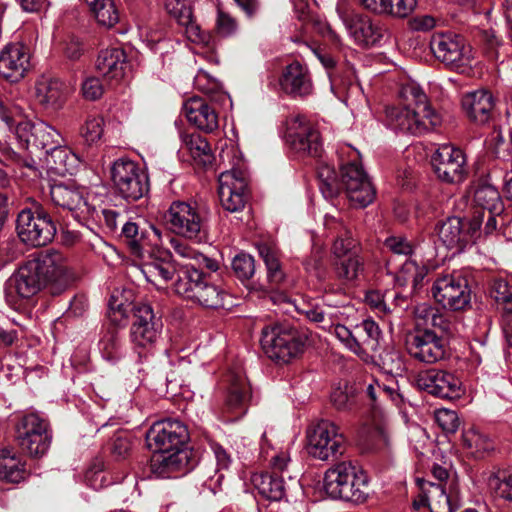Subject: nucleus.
I'll return each instance as SVG.
<instances>
[{"label": "nucleus", "instance_id": "nucleus-55", "mask_svg": "<svg viewBox=\"0 0 512 512\" xmlns=\"http://www.w3.org/2000/svg\"><path fill=\"white\" fill-rule=\"evenodd\" d=\"M104 131V119L101 116H88L80 129V134L87 144L99 141Z\"/></svg>", "mask_w": 512, "mask_h": 512}, {"label": "nucleus", "instance_id": "nucleus-25", "mask_svg": "<svg viewBox=\"0 0 512 512\" xmlns=\"http://www.w3.org/2000/svg\"><path fill=\"white\" fill-rule=\"evenodd\" d=\"M489 296L501 307V325L507 345L512 348V284L495 277L489 282Z\"/></svg>", "mask_w": 512, "mask_h": 512}, {"label": "nucleus", "instance_id": "nucleus-10", "mask_svg": "<svg viewBox=\"0 0 512 512\" xmlns=\"http://www.w3.org/2000/svg\"><path fill=\"white\" fill-rule=\"evenodd\" d=\"M430 49L436 59L451 69L464 73L471 67L472 49L459 35L436 34L431 38Z\"/></svg>", "mask_w": 512, "mask_h": 512}, {"label": "nucleus", "instance_id": "nucleus-4", "mask_svg": "<svg viewBox=\"0 0 512 512\" xmlns=\"http://www.w3.org/2000/svg\"><path fill=\"white\" fill-rule=\"evenodd\" d=\"M307 335L286 324L265 326L261 332V347L271 360L286 364L299 357L305 349Z\"/></svg>", "mask_w": 512, "mask_h": 512}, {"label": "nucleus", "instance_id": "nucleus-20", "mask_svg": "<svg viewBox=\"0 0 512 512\" xmlns=\"http://www.w3.org/2000/svg\"><path fill=\"white\" fill-rule=\"evenodd\" d=\"M188 438L186 426L176 419H165L154 423L146 435L148 447L161 452L183 448Z\"/></svg>", "mask_w": 512, "mask_h": 512}, {"label": "nucleus", "instance_id": "nucleus-52", "mask_svg": "<svg viewBox=\"0 0 512 512\" xmlns=\"http://www.w3.org/2000/svg\"><path fill=\"white\" fill-rule=\"evenodd\" d=\"M381 369L389 375L400 376L405 370V361L401 353L394 349L385 350L379 356Z\"/></svg>", "mask_w": 512, "mask_h": 512}, {"label": "nucleus", "instance_id": "nucleus-61", "mask_svg": "<svg viewBox=\"0 0 512 512\" xmlns=\"http://www.w3.org/2000/svg\"><path fill=\"white\" fill-rule=\"evenodd\" d=\"M488 149L497 157L506 159L510 156V143L506 142L502 132L494 129L487 139Z\"/></svg>", "mask_w": 512, "mask_h": 512}, {"label": "nucleus", "instance_id": "nucleus-60", "mask_svg": "<svg viewBox=\"0 0 512 512\" xmlns=\"http://www.w3.org/2000/svg\"><path fill=\"white\" fill-rule=\"evenodd\" d=\"M435 422L446 433H454L459 427V418L455 411L438 409L434 413Z\"/></svg>", "mask_w": 512, "mask_h": 512}, {"label": "nucleus", "instance_id": "nucleus-50", "mask_svg": "<svg viewBox=\"0 0 512 512\" xmlns=\"http://www.w3.org/2000/svg\"><path fill=\"white\" fill-rule=\"evenodd\" d=\"M335 273L338 278L346 281L356 279L362 270V261L356 254L338 258L334 263Z\"/></svg>", "mask_w": 512, "mask_h": 512}, {"label": "nucleus", "instance_id": "nucleus-6", "mask_svg": "<svg viewBox=\"0 0 512 512\" xmlns=\"http://www.w3.org/2000/svg\"><path fill=\"white\" fill-rule=\"evenodd\" d=\"M115 193L128 202L144 197L149 191V177L138 163L120 158L110 168Z\"/></svg>", "mask_w": 512, "mask_h": 512}, {"label": "nucleus", "instance_id": "nucleus-1", "mask_svg": "<svg viewBox=\"0 0 512 512\" xmlns=\"http://www.w3.org/2000/svg\"><path fill=\"white\" fill-rule=\"evenodd\" d=\"M352 152L354 157L340 165L339 179L329 165L319 166V189L327 199L337 196L343 190L353 207L364 208L373 202L376 192L369 176L357 161L359 152L354 149Z\"/></svg>", "mask_w": 512, "mask_h": 512}, {"label": "nucleus", "instance_id": "nucleus-13", "mask_svg": "<svg viewBox=\"0 0 512 512\" xmlns=\"http://www.w3.org/2000/svg\"><path fill=\"white\" fill-rule=\"evenodd\" d=\"M50 198L55 206L67 210L78 221L86 220L95 211L88 202L87 188L74 182L51 185Z\"/></svg>", "mask_w": 512, "mask_h": 512}, {"label": "nucleus", "instance_id": "nucleus-29", "mask_svg": "<svg viewBox=\"0 0 512 512\" xmlns=\"http://www.w3.org/2000/svg\"><path fill=\"white\" fill-rule=\"evenodd\" d=\"M67 86L59 79L41 77L35 84V99L47 111L61 109L66 101Z\"/></svg>", "mask_w": 512, "mask_h": 512}, {"label": "nucleus", "instance_id": "nucleus-28", "mask_svg": "<svg viewBox=\"0 0 512 512\" xmlns=\"http://www.w3.org/2000/svg\"><path fill=\"white\" fill-rule=\"evenodd\" d=\"M228 382V393L223 410L231 414L229 420H236L246 413L250 390L245 376L241 373L231 372L228 375Z\"/></svg>", "mask_w": 512, "mask_h": 512}, {"label": "nucleus", "instance_id": "nucleus-16", "mask_svg": "<svg viewBox=\"0 0 512 512\" xmlns=\"http://www.w3.org/2000/svg\"><path fill=\"white\" fill-rule=\"evenodd\" d=\"M431 163L438 179L448 184L463 182L468 173L464 152L451 144L440 145Z\"/></svg>", "mask_w": 512, "mask_h": 512}, {"label": "nucleus", "instance_id": "nucleus-14", "mask_svg": "<svg viewBox=\"0 0 512 512\" xmlns=\"http://www.w3.org/2000/svg\"><path fill=\"white\" fill-rule=\"evenodd\" d=\"M431 293L438 304L451 311L464 310L471 301L467 280L454 274L438 277L432 285Z\"/></svg>", "mask_w": 512, "mask_h": 512}, {"label": "nucleus", "instance_id": "nucleus-54", "mask_svg": "<svg viewBox=\"0 0 512 512\" xmlns=\"http://www.w3.org/2000/svg\"><path fill=\"white\" fill-rule=\"evenodd\" d=\"M306 317L315 323H318L320 327L327 330L335 336V327L340 325L337 313L325 311L321 307H312L305 310Z\"/></svg>", "mask_w": 512, "mask_h": 512}, {"label": "nucleus", "instance_id": "nucleus-53", "mask_svg": "<svg viewBox=\"0 0 512 512\" xmlns=\"http://www.w3.org/2000/svg\"><path fill=\"white\" fill-rule=\"evenodd\" d=\"M97 23L106 28L114 27L120 20V14L114 0H105L91 12Z\"/></svg>", "mask_w": 512, "mask_h": 512}, {"label": "nucleus", "instance_id": "nucleus-46", "mask_svg": "<svg viewBox=\"0 0 512 512\" xmlns=\"http://www.w3.org/2000/svg\"><path fill=\"white\" fill-rule=\"evenodd\" d=\"M51 434L35 435L34 437L20 436L16 437L17 444L23 453L30 457H41L49 449L51 444Z\"/></svg>", "mask_w": 512, "mask_h": 512}, {"label": "nucleus", "instance_id": "nucleus-2", "mask_svg": "<svg viewBox=\"0 0 512 512\" xmlns=\"http://www.w3.org/2000/svg\"><path fill=\"white\" fill-rule=\"evenodd\" d=\"M400 97L404 106L385 109V120L389 127L411 134H423L441 124V116L429 105L421 87L408 82L401 87Z\"/></svg>", "mask_w": 512, "mask_h": 512}, {"label": "nucleus", "instance_id": "nucleus-47", "mask_svg": "<svg viewBox=\"0 0 512 512\" xmlns=\"http://www.w3.org/2000/svg\"><path fill=\"white\" fill-rule=\"evenodd\" d=\"M98 349L102 357L107 361H115L122 354V345L118 330L113 327L108 329L98 343Z\"/></svg>", "mask_w": 512, "mask_h": 512}, {"label": "nucleus", "instance_id": "nucleus-62", "mask_svg": "<svg viewBox=\"0 0 512 512\" xmlns=\"http://www.w3.org/2000/svg\"><path fill=\"white\" fill-rule=\"evenodd\" d=\"M123 294L115 291L110 296L108 307L110 313L113 315V321H118L119 315L120 318L127 317L128 312L133 308V305L128 301V299L123 300Z\"/></svg>", "mask_w": 512, "mask_h": 512}, {"label": "nucleus", "instance_id": "nucleus-24", "mask_svg": "<svg viewBox=\"0 0 512 512\" xmlns=\"http://www.w3.org/2000/svg\"><path fill=\"white\" fill-rule=\"evenodd\" d=\"M43 279L31 260H27L9 278L8 297L15 295L21 299H30L46 287Z\"/></svg>", "mask_w": 512, "mask_h": 512}, {"label": "nucleus", "instance_id": "nucleus-11", "mask_svg": "<svg viewBox=\"0 0 512 512\" xmlns=\"http://www.w3.org/2000/svg\"><path fill=\"white\" fill-rule=\"evenodd\" d=\"M43 283L53 295L62 293L70 284L71 276L65 255L57 250L40 252L30 259Z\"/></svg>", "mask_w": 512, "mask_h": 512}, {"label": "nucleus", "instance_id": "nucleus-44", "mask_svg": "<svg viewBox=\"0 0 512 512\" xmlns=\"http://www.w3.org/2000/svg\"><path fill=\"white\" fill-rule=\"evenodd\" d=\"M464 447L475 457H483L494 449L493 441L476 429H469L462 435Z\"/></svg>", "mask_w": 512, "mask_h": 512}, {"label": "nucleus", "instance_id": "nucleus-37", "mask_svg": "<svg viewBox=\"0 0 512 512\" xmlns=\"http://www.w3.org/2000/svg\"><path fill=\"white\" fill-rule=\"evenodd\" d=\"M27 475L26 462L12 448L0 450V479L20 483Z\"/></svg>", "mask_w": 512, "mask_h": 512}, {"label": "nucleus", "instance_id": "nucleus-56", "mask_svg": "<svg viewBox=\"0 0 512 512\" xmlns=\"http://www.w3.org/2000/svg\"><path fill=\"white\" fill-rule=\"evenodd\" d=\"M232 269L241 281L249 280L255 273L254 258L247 253H240L233 258Z\"/></svg>", "mask_w": 512, "mask_h": 512}, {"label": "nucleus", "instance_id": "nucleus-17", "mask_svg": "<svg viewBox=\"0 0 512 512\" xmlns=\"http://www.w3.org/2000/svg\"><path fill=\"white\" fill-rule=\"evenodd\" d=\"M286 141L299 155L319 156L322 143L319 132L302 115H292L287 119Z\"/></svg>", "mask_w": 512, "mask_h": 512}, {"label": "nucleus", "instance_id": "nucleus-27", "mask_svg": "<svg viewBox=\"0 0 512 512\" xmlns=\"http://www.w3.org/2000/svg\"><path fill=\"white\" fill-rule=\"evenodd\" d=\"M495 107L494 97L490 91L479 89L462 97V108L467 117L477 125L487 124L492 118Z\"/></svg>", "mask_w": 512, "mask_h": 512}, {"label": "nucleus", "instance_id": "nucleus-19", "mask_svg": "<svg viewBox=\"0 0 512 512\" xmlns=\"http://www.w3.org/2000/svg\"><path fill=\"white\" fill-rule=\"evenodd\" d=\"M480 218H470L463 221L453 216L446 219L438 229V236L441 242L448 249H455L456 252L463 251L468 245L475 244L480 236Z\"/></svg>", "mask_w": 512, "mask_h": 512}, {"label": "nucleus", "instance_id": "nucleus-58", "mask_svg": "<svg viewBox=\"0 0 512 512\" xmlns=\"http://www.w3.org/2000/svg\"><path fill=\"white\" fill-rule=\"evenodd\" d=\"M22 109L3 99L0 96V120L7 126V128L14 132L15 126L21 120Z\"/></svg>", "mask_w": 512, "mask_h": 512}, {"label": "nucleus", "instance_id": "nucleus-49", "mask_svg": "<svg viewBox=\"0 0 512 512\" xmlns=\"http://www.w3.org/2000/svg\"><path fill=\"white\" fill-rule=\"evenodd\" d=\"M488 487L495 497L512 501V473L501 471L491 475Z\"/></svg>", "mask_w": 512, "mask_h": 512}, {"label": "nucleus", "instance_id": "nucleus-12", "mask_svg": "<svg viewBox=\"0 0 512 512\" xmlns=\"http://www.w3.org/2000/svg\"><path fill=\"white\" fill-rule=\"evenodd\" d=\"M133 322L130 327V340L136 349H150L160 338L163 323L156 317L150 304H133Z\"/></svg>", "mask_w": 512, "mask_h": 512}, {"label": "nucleus", "instance_id": "nucleus-15", "mask_svg": "<svg viewBox=\"0 0 512 512\" xmlns=\"http://www.w3.org/2000/svg\"><path fill=\"white\" fill-rule=\"evenodd\" d=\"M408 354L415 360L434 364L445 358L446 341L431 329H417L406 336Z\"/></svg>", "mask_w": 512, "mask_h": 512}, {"label": "nucleus", "instance_id": "nucleus-3", "mask_svg": "<svg viewBox=\"0 0 512 512\" xmlns=\"http://www.w3.org/2000/svg\"><path fill=\"white\" fill-rule=\"evenodd\" d=\"M323 487L331 498L355 503H363L370 493L368 476L350 461L329 468L324 475Z\"/></svg>", "mask_w": 512, "mask_h": 512}, {"label": "nucleus", "instance_id": "nucleus-18", "mask_svg": "<svg viewBox=\"0 0 512 512\" xmlns=\"http://www.w3.org/2000/svg\"><path fill=\"white\" fill-rule=\"evenodd\" d=\"M218 194L222 207L231 213L241 211L247 200L248 177L241 166L219 175Z\"/></svg>", "mask_w": 512, "mask_h": 512}, {"label": "nucleus", "instance_id": "nucleus-45", "mask_svg": "<svg viewBox=\"0 0 512 512\" xmlns=\"http://www.w3.org/2000/svg\"><path fill=\"white\" fill-rule=\"evenodd\" d=\"M50 434L48 423L35 413L24 415L16 424V437H34L35 435Z\"/></svg>", "mask_w": 512, "mask_h": 512}, {"label": "nucleus", "instance_id": "nucleus-48", "mask_svg": "<svg viewBox=\"0 0 512 512\" xmlns=\"http://www.w3.org/2000/svg\"><path fill=\"white\" fill-rule=\"evenodd\" d=\"M333 407L338 411H350L357 403L356 390L353 386L345 383L336 386L330 395Z\"/></svg>", "mask_w": 512, "mask_h": 512}, {"label": "nucleus", "instance_id": "nucleus-22", "mask_svg": "<svg viewBox=\"0 0 512 512\" xmlns=\"http://www.w3.org/2000/svg\"><path fill=\"white\" fill-rule=\"evenodd\" d=\"M14 134L19 144L25 148L48 150L51 145L62 143L60 133L43 121L24 120L17 123Z\"/></svg>", "mask_w": 512, "mask_h": 512}, {"label": "nucleus", "instance_id": "nucleus-7", "mask_svg": "<svg viewBox=\"0 0 512 512\" xmlns=\"http://www.w3.org/2000/svg\"><path fill=\"white\" fill-rule=\"evenodd\" d=\"M164 217L169 229L175 234L187 239H202L207 213L197 203L174 201Z\"/></svg>", "mask_w": 512, "mask_h": 512}, {"label": "nucleus", "instance_id": "nucleus-31", "mask_svg": "<svg viewBox=\"0 0 512 512\" xmlns=\"http://www.w3.org/2000/svg\"><path fill=\"white\" fill-rule=\"evenodd\" d=\"M187 120L198 129L212 132L218 128V115L215 109L204 99L191 97L183 105Z\"/></svg>", "mask_w": 512, "mask_h": 512}, {"label": "nucleus", "instance_id": "nucleus-26", "mask_svg": "<svg viewBox=\"0 0 512 512\" xmlns=\"http://www.w3.org/2000/svg\"><path fill=\"white\" fill-rule=\"evenodd\" d=\"M170 258L171 253L168 250L159 249L153 252V260L142 267L146 280L157 288H163L177 273L179 263L171 261Z\"/></svg>", "mask_w": 512, "mask_h": 512}, {"label": "nucleus", "instance_id": "nucleus-36", "mask_svg": "<svg viewBox=\"0 0 512 512\" xmlns=\"http://www.w3.org/2000/svg\"><path fill=\"white\" fill-rule=\"evenodd\" d=\"M250 481L258 493L266 499L280 501L284 498L286 487L282 476L273 473H253Z\"/></svg>", "mask_w": 512, "mask_h": 512}, {"label": "nucleus", "instance_id": "nucleus-51", "mask_svg": "<svg viewBox=\"0 0 512 512\" xmlns=\"http://www.w3.org/2000/svg\"><path fill=\"white\" fill-rule=\"evenodd\" d=\"M502 211H477L473 214L471 218L479 217L480 220V236L477 237V240L482 237V235L489 236L493 233L497 232L505 224L504 217L502 216Z\"/></svg>", "mask_w": 512, "mask_h": 512}, {"label": "nucleus", "instance_id": "nucleus-5", "mask_svg": "<svg viewBox=\"0 0 512 512\" xmlns=\"http://www.w3.org/2000/svg\"><path fill=\"white\" fill-rule=\"evenodd\" d=\"M16 230L20 240L33 247L47 245L57 232L54 220L39 204L19 212Z\"/></svg>", "mask_w": 512, "mask_h": 512}, {"label": "nucleus", "instance_id": "nucleus-35", "mask_svg": "<svg viewBox=\"0 0 512 512\" xmlns=\"http://www.w3.org/2000/svg\"><path fill=\"white\" fill-rule=\"evenodd\" d=\"M205 279L204 274L192 262L179 263L176 279L173 282L175 293L187 299L192 298L196 290Z\"/></svg>", "mask_w": 512, "mask_h": 512}, {"label": "nucleus", "instance_id": "nucleus-21", "mask_svg": "<svg viewBox=\"0 0 512 512\" xmlns=\"http://www.w3.org/2000/svg\"><path fill=\"white\" fill-rule=\"evenodd\" d=\"M416 384L419 389L443 399H457L464 393L462 382L455 374L435 368L420 372Z\"/></svg>", "mask_w": 512, "mask_h": 512}, {"label": "nucleus", "instance_id": "nucleus-39", "mask_svg": "<svg viewBox=\"0 0 512 512\" xmlns=\"http://www.w3.org/2000/svg\"><path fill=\"white\" fill-rule=\"evenodd\" d=\"M121 236L134 256L144 258L146 253H150L147 232L140 229L135 222H126L122 227Z\"/></svg>", "mask_w": 512, "mask_h": 512}, {"label": "nucleus", "instance_id": "nucleus-33", "mask_svg": "<svg viewBox=\"0 0 512 512\" xmlns=\"http://www.w3.org/2000/svg\"><path fill=\"white\" fill-rule=\"evenodd\" d=\"M417 481L422 492L421 499L414 502L417 508L428 506L431 512H453L457 508L452 503L443 484H435L424 479Z\"/></svg>", "mask_w": 512, "mask_h": 512}, {"label": "nucleus", "instance_id": "nucleus-59", "mask_svg": "<svg viewBox=\"0 0 512 512\" xmlns=\"http://www.w3.org/2000/svg\"><path fill=\"white\" fill-rule=\"evenodd\" d=\"M166 11L174 17L179 24H187L190 21L192 9L186 0H165Z\"/></svg>", "mask_w": 512, "mask_h": 512}, {"label": "nucleus", "instance_id": "nucleus-40", "mask_svg": "<svg viewBox=\"0 0 512 512\" xmlns=\"http://www.w3.org/2000/svg\"><path fill=\"white\" fill-rule=\"evenodd\" d=\"M195 290L196 292L195 294H192V298L190 300H193L206 308L217 309L223 306L226 293L219 286L204 279L201 285Z\"/></svg>", "mask_w": 512, "mask_h": 512}, {"label": "nucleus", "instance_id": "nucleus-57", "mask_svg": "<svg viewBox=\"0 0 512 512\" xmlns=\"http://www.w3.org/2000/svg\"><path fill=\"white\" fill-rule=\"evenodd\" d=\"M0 163L5 166H24L33 168L32 159H24L9 143L0 140Z\"/></svg>", "mask_w": 512, "mask_h": 512}, {"label": "nucleus", "instance_id": "nucleus-9", "mask_svg": "<svg viewBox=\"0 0 512 512\" xmlns=\"http://www.w3.org/2000/svg\"><path fill=\"white\" fill-rule=\"evenodd\" d=\"M307 451L313 458L327 461L342 455L346 439L330 420H320L307 432Z\"/></svg>", "mask_w": 512, "mask_h": 512}, {"label": "nucleus", "instance_id": "nucleus-63", "mask_svg": "<svg viewBox=\"0 0 512 512\" xmlns=\"http://www.w3.org/2000/svg\"><path fill=\"white\" fill-rule=\"evenodd\" d=\"M216 31L222 37L234 35L238 29V23L230 14L218 10L216 18Z\"/></svg>", "mask_w": 512, "mask_h": 512}, {"label": "nucleus", "instance_id": "nucleus-64", "mask_svg": "<svg viewBox=\"0 0 512 512\" xmlns=\"http://www.w3.org/2000/svg\"><path fill=\"white\" fill-rule=\"evenodd\" d=\"M342 230L343 232L336 238L332 246V252L337 259L347 257L349 254H355L352 252L355 244L350 232L345 228H342Z\"/></svg>", "mask_w": 512, "mask_h": 512}, {"label": "nucleus", "instance_id": "nucleus-34", "mask_svg": "<svg viewBox=\"0 0 512 512\" xmlns=\"http://www.w3.org/2000/svg\"><path fill=\"white\" fill-rule=\"evenodd\" d=\"M350 36L361 46H374L380 43L387 33L386 27L369 17H359L348 26Z\"/></svg>", "mask_w": 512, "mask_h": 512}, {"label": "nucleus", "instance_id": "nucleus-32", "mask_svg": "<svg viewBox=\"0 0 512 512\" xmlns=\"http://www.w3.org/2000/svg\"><path fill=\"white\" fill-rule=\"evenodd\" d=\"M280 86L285 93L293 97L307 96L313 89L308 69L299 62H293L284 69Z\"/></svg>", "mask_w": 512, "mask_h": 512}, {"label": "nucleus", "instance_id": "nucleus-43", "mask_svg": "<svg viewBox=\"0 0 512 512\" xmlns=\"http://www.w3.org/2000/svg\"><path fill=\"white\" fill-rule=\"evenodd\" d=\"M474 201L482 211H503V204L498 190L491 184L479 183L474 191Z\"/></svg>", "mask_w": 512, "mask_h": 512}, {"label": "nucleus", "instance_id": "nucleus-42", "mask_svg": "<svg viewBox=\"0 0 512 512\" xmlns=\"http://www.w3.org/2000/svg\"><path fill=\"white\" fill-rule=\"evenodd\" d=\"M257 248L265 263L268 281L273 285L281 283L284 279V272L281 268L278 250L267 243H261Z\"/></svg>", "mask_w": 512, "mask_h": 512}, {"label": "nucleus", "instance_id": "nucleus-23", "mask_svg": "<svg viewBox=\"0 0 512 512\" xmlns=\"http://www.w3.org/2000/svg\"><path fill=\"white\" fill-rule=\"evenodd\" d=\"M30 49L21 43H11L0 51V76L11 83L23 79L31 67Z\"/></svg>", "mask_w": 512, "mask_h": 512}, {"label": "nucleus", "instance_id": "nucleus-30", "mask_svg": "<svg viewBox=\"0 0 512 512\" xmlns=\"http://www.w3.org/2000/svg\"><path fill=\"white\" fill-rule=\"evenodd\" d=\"M98 73L107 80H121L127 73L129 65L125 51L119 47L101 50L95 64Z\"/></svg>", "mask_w": 512, "mask_h": 512}, {"label": "nucleus", "instance_id": "nucleus-8", "mask_svg": "<svg viewBox=\"0 0 512 512\" xmlns=\"http://www.w3.org/2000/svg\"><path fill=\"white\" fill-rule=\"evenodd\" d=\"M335 337L350 352L366 359L380 346L381 330L372 319H365L354 326L340 324L335 327Z\"/></svg>", "mask_w": 512, "mask_h": 512}, {"label": "nucleus", "instance_id": "nucleus-38", "mask_svg": "<svg viewBox=\"0 0 512 512\" xmlns=\"http://www.w3.org/2000/svg\"><path fill=\"white\" fill-rule=\"evenodd\" d=\"M46 163L50 170L58 175H72L77 169L79 159L68 148L58 145H51L46 150Z\"/></svg>", "mask_w": 512, "mask_h": 512}, {"label": "nucleus", "instance_id": "nucleus-41", "mask_svg": "<svg viewBox=\"0 0 512 512\" xmlns=\"http://www.w3.org/2000/svg\"><path fill=\"white\" fill-rule=\"evenodd\" d=\"M183 150H186L197 165L206 166L212 162L211 149L205 138L199 134L183 136Z\"/></svg>", "mask_w": 512, "mask_h": 512}]
</instances>
